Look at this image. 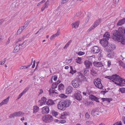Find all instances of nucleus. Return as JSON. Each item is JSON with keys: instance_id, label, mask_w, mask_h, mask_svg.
<instances>
[{"instance_id": "1", "label": "nucleus", "mask_w": 125, "mask_h": 125, "mask_svg": "<svg viewBox=\"0 0 125 125\" xmlns=\"http://www.w3.org/2000/svg\"><path fill=\"white\" fill-rule=\"evenodd\" d=\"M113 39L115 41L121 42L122 44H125V28L121 27L118 31L115 30L113 33Z\"/></svg>"}, {"instance_id": "2", "label": "nucleus", "mask_w": 125, "mask_h": 125, "mask_svg": "<svg viewBox=\"0 0 125 125\" xmlns=\"http://www.w3.org/2000/svg\"><path fill=\"white\" fill-rule=\"evenodd\" d=\"M110 37V35L109 32H106L103 35L104 38L100 40V43L104 47H107V48H108V47L109 48L110 47H109L108 45H109V44L108 40H109Z\"/></svg>"}, {"instance_id": "3", "label": "nucleus", "mask_w": 125, "mask_h": 125, "mask_svg": "<svg viewBox=\"0 0 125 125\" xmlns=\"http://www.w3.org/2000/svg\"><path fill=\"white\" fill-rule=\"evenodd\" d=\"M71 104L70 100H62L59 102L57 107L58 109L64 110L66 107H69Z\"/></svg>"}, {"instance_id": "4", "label": "nucleus", "mask_w": 125, "mask_h": 125, "mask_svg": "<svg viewBox=\"0 0 125 125\" xmlns=\"http://www.w3.org/2000/svg\"><path fill=\"white\" fill-rule=\"evenodd\" d=\"M76 78L73 80L72 82V84L74 88H77L80 85L83 80L82 79V76L77 75Z\"/></svg>"}, {"instance_id": "5", "label": "nucleus", "mask_w": 125, "mask_h": 125, "mask_svg": "<svg viewBox=\"0 0 125 125\" xmlns=\"http://www.w3.org/2000/svg\"><path fill=\"white\" fill-rule=\"evenodd\" d=\"M88 69L85 68L83 70L81 71L80 72H77L78 75L82 76V79L83 80L84 82H87V79L85 76H87L88 75L87 73L88 72Z\"/></svg>"}, {"instance_id": "6", "label": "nucleus", "mask_w": 125, "mask_h": 125, "mask_svg": "<svg viewBox=\"0 0 125 125\" xmlns=\"http://www.w3.org/2000/svg\"><path fill=\"white\" fill-rule=\"evenodd\" d=\"M101 21V19H98L96 21L94 22V24L87 30V32H89L95 28L100 24Z\"/></svg>"}, {"instance_id": "7", "label": "nucleus", "mask_w": 125, "mask_h": 125, "mask_svg": "<svg viewBox=\"0 0 125 125\" xmlns=\"http://www.w3.org/2000/svg\"><path fill=\"white\" fill-rule=\"evenodd\" d=\"M43 121L46 123L51 122L53 121L52 116L50 115H47L44 116L42 118Z\"/></svg>"}, {"instance_id": "8", "label": "nucleus", "mask_w": 125, "mask_h": 125, "mask_svg": "<svg viewBox=\"0 0 125 125\" xmlns=\"http://www.w3.org/2000/svg\"><path fill=\"white\" fill-rule=\"evenodd\" d=\"M74 96L75 98L78 101H81L82 99L81 92L80 91H78L77 92H76L74 94Z\"/></svg>"}, {"instance_id": "9", "label": "nucleus", "mask_w": 125, "mask_h": 125, "mask_svg": "<svg viewBox=\"0 0 125 125\" xmlns=\"http://www.w3.org/2000/svg\"><path fill=\"white\" fill-rule=\"evenodd\" d=\"M84 64L85 65L86 68L88 69L92 66V63L90 61L86 60L84 62Z\"/></svg>"}, {"instance_id": "10", "label": "nucleus", "mask_w": 125, "mask_h": 125, "mask_svg": "<svg viewBox=\"0 0 125 125\" xmlns=\"http://www.w3.org/2000/svg\"><path fill=\"white\" fill-rule=\"evenodd\" d=\"M112 81L114 82L115 83V82H117L119 81L121 78L119 76L116 74L112 75Z\"/></svg>"}, {"instance_id": "11", "label": "nucleus", "mask_w": 125, "mask_h": 125, "mask_svg": "<svg viewBox=\"0 0 125 125\" xmlns=\"http://www.w3.org/2000/svg\"><path fill=\"white\" fill-rule=\"evenodd\" d=\"M124 80L121 78L118 81L115 82V84L121 86H123L125 85V83L124 82Z\"/></svg>"}, {"instance_id": "12", "label": "nucleus", "mask_w": 125, "mask_h": 125, "mask_svg": "<svg viewBox=\"0 0 125 125\" xmlns=\"http://www.w3.org/2000/svg\"><path fill=\"white\" fill-rule=\"evenodd\" d=\"M89 98L92 101H94L97 102L99 103L100 102L99 100V98H98L96 96L93 94H91L89 96Z\"/></svg>"}, {"instance_id": "13", "label": "nucleus", "mask_w": 125, "mask_h": 125, "mask_svg": "<svg viewBox=\"0 0 125 125\" xmlns=\"http://www.w3.org/2000/svg\"><path fill=\"white\" fill-rule=\"evenodd\" d=\"M42 113L44 114H48L49 112V107L47 106L44 107L42 108Z\"/></svg>"}, {"instance_id": "14", "label": "nucleus", "mask_w": 125, "mask_h": 125, "mask_svg": "<svg viewBox=\"0 0 125 125\" xmlns=\"http://www.w3.org/2000/svg\"><path fill=\"white\" fill-rule=\"evenodd\" d=\"M92 50L94 53H98L100 51V48L97 46H94L92 48Z\"/></svg>"}, {"instance_id": "15", "label": "nucleus", "mask_w": 125, "mask_h": 125, "mask_svg": "<svg viewBox=\"0 0 125 125\" xmlns=\"http://www.w3.org/2000/svg\"><path fill=\"white\" fill-rule=\"evenodd\" d=\"M93 64L94 66L98 67H102L104 66L101 62H94Z\"/></svg>"}, {"instance_id": "16", "label": "nucleus", "mask_w": 125, "mask_h": 125, "mask_svg": "<svg viewBox=\"0 0 125 125\" xmlns=\"http://www.w3.org/2000/svg\"><path fill=\"white\" fill-rule=\"evenodd\" d=\"M10 98V97L8 96L6 99L3 100L0 103V105L2 106L4 104H7Z\"/></svg>"}, {"instance_id": "17", "label": "nucleus", "mask_w": 125, "mask_h": 125, "mask_svg": "<svg viewBox=\"0 0 125 125\" xmlns=\"http://www.w3.org/2000/svg\"><path fill=\"white\" fill-rule=\"evenodd\" d=\"M49 2V1L48 0L44 4L42 8L41 9V11H43L45 9L47 8H48V5Z\"/></svg>"}, {"instance_id": "18", "label": "nucleus", "mask_w": 125, "mask_h": 125, "mask_svg": "<svg viewBox=\"0 0 125 125\" xmlns=\"http://www.w3.org/2000/svg\"><path fill=\"white\" fill-rule=\"evenodd\" d=\"M46 103L48 105H51L55 104L53 101L50 99H48Z\"/></svg>"}, {"instance_id": "19", "label": "nucleus", "mask_w": 125, "mask_h": 125, "mask_svg": "<svg viewBox=\"0 0 125 125\" xmlns=\"http://www.w3.org/2000/svg\"><path fill=\"white\" fill-rule=\"evenodd\" d=\"M96 81H94V85L96 84H95V83H96V84H101V85H102V84L101 83V80L98 78H97L96 79Z\"/></svg>"}, {"instance_id": "20", "label": "nucleus", "mask_w": 125, "mask_h": 125, "mask_svg": "<svg viewBox=\"0 0 125 125\" xmlns=\"http://www.w3.org/2000/svg\"><path fill=\"white\" fill-rule=\"evenodd\" d=\"M73 90V88L71 86L69 87L66 89V92L68 94L71 93Z\"/></svg>"}, {"instance_id": "21", "label": "nucleus", "mask_w": 125, "mask_h": 125, "mask_svg": "<svg viewBox=\"0 0 125 125\" xmlns=\"http://www.w3.org/2000/svg\"><path fill=\"white\" fill-rule=\"evenodd\" d=\"M70 70L69 72V73L71 74L72 75H73L74 73L77 72V71L76 70H74L73 68V66H70Z\"/></svg>"}, {"instance_id": "22", "label": "nucleus", "mask_w": 125, "mask_h": 125, "mask_svg": "<svg viewBox=\"0 0 125 125\" xmlns=\"http://www.w3.org/2000/svg\"><path fill=\"white\" fill-rule=\"evenodd\" d=\"M16 113L17 117H20L22 116L24 114V113L22 112L19 111L17 112H16Z\"/></svg>"}, {"instance_id": "23", "label": "nucleus", "mask_w": 125, "mask_h": 125, "mask_svg": "<svg viewBox=\"0 0 125 125\" xmlns=\"http://www.w3.org/2000/svg\"><path fill=\"white\" fill-rule=\"evenodd\" d=\"M39 110V107L37 106H35L33 107V113H36Z\"/></svg>"}, {"instance_id": "24", "label": "nucleus", "mask_w": 125, "mask_h": 125, "mask_svg": "<svg viewBox=\"0 0 125 125\" xmlns=\"http://www.w3.org/2000/svg\"><path fill=\"white\" fill-rule=\"evenodd\" d=\"M19 45H17L14 48V50L13 51V52L15 53L16 52H16H17L18 51V49L19 50H20V48H19V46H21V44H19Z\"/></svg>"}, {"instance_id": "25", "label": "nucleus", "mask_w": 125, "mask_h": 125, "mask_svg": "<svg viewBox=\"0 0 125 125\" xmlns=\"http://www.w3.org/2000/svg\"><path fill=\"white\" fill-rule=\"evenodd\" d=\"M51 112L53 116H54L56 118H58V117H57V115H58L57 112H56L54 110H52V111H51Z\"/></svg>"}, {"instance_id": "26", "label": "nucleus", "mask_w": 125, "mask_h": 125, "mask_svg": "<svg viewBox=\"0 0 125 125\" xmlns=\"http://www.w3.org/2000/svg\"><path fill=\"white\" fill-rule=\"evenodd\" d=\"M118 63L120 65L125 69V64L122 61H119Z\"/></svg>"}, {"instance_id": "27", "label": "nucleus", "mask_w": 125, "mask_h": 125, "mask_svg": "<svg viewBox=\"0 0 125 125\" xmlns=\"http://www.w3.org/2000/svg\"><path fill=\"white\" fill-rule=\"evenodd\" d=\"M101 99L102 100V101L103 102L106 100L108 101L109 102H110V101L112 100V99L111 98H102Z\"/></svg>"}, {"instance_id": "28", "label": "nucleus", "mask_w": 125, "mask_h": 125, "mask_svg": "<svg viewBox=\"0 0 125 125\" xmlns=\"http://www.w3.org/2000/svg\"><path fill=\"white\" fill-rule=\"evenodd\" d=\"M49 94L50 95L52 96H54L53 94L54 93L55 91L54 90H51V89H50V90L49 91Z\"/></svg>"}, {"instance_id": "29", "label": "nucleus", "mask_w": 125, "mask_h": 125, "mask_svg": "<svg viewBox=\"0 0 125 125\" xmlns=\"http://www.w3.org/2000/svg\"><path fill=\"white\" fill-rule=\"evenodd\" d=\"M23 30V29H22V27H20L17 32V34L18 35L20 34Z\"/></svg>"}, {"instance_id": "30", "label": "nucleus", "mask_w": 125, "mask_h": 125, "mask_svg": "<svg viewBox=\"0 0 125 125\" xmlns=\"http://www.w3.org/2000/svg\"><path fill=\"white\" fill-rule=\"evenodd\" d=\"M91 73L92 75L94 76L95 74H97V73L94 69H92L91 70Z\"/></svg>"}, {"instance_id": "31", "label": "nucleus", "mask_w": 125, "mask_h": 125, "mask_svg": "<svg viewBox=\"0 0 125 125\" xmlns=\"http://www.w3.org/2000/svg\"><path fill=\"white\" fill-rule=\"evenodd\" d=\"M58 87V90H60L63 89L64 88V85L63 84H62V83L59 84V85Z\"/></svg>"}, {"instance_id": "32", "label": "nucleus", "mask_w": 125, "mask_h": 125, "mask_svg": "<svg viewBox=\"0 0 125 125\" xmlns=\"http://www.w3.org/2000/svg\"><path fill=\"white\" fill-rule=\"evenodd\" d=\"M82 59L79 57H78L77 59H76V62L77 63H78L79 64H80L82 63L81 62V60H82Z\"/></svg>"}, {"instance_id": "33", "label": "nucleus", "mask_w": 125, "mask_h": 125, "mask_svg": "<svg viewBox=\"0 0 125 125\" xmlns=\"http://www.w3.org/2000/svg\"><path fill=\"white\" fill-rule=\"evenodd\" d=\"M41 66L45 68H47L48 67V65L47 64L46 62H44L42 63Z\"/></svg>"}, {"instance_id": "34", "label": "nucleus", "mask_w": 125, "mask_h": 125, "mask_svg": "<svg viewBox=\"0 0 125 125\" xmlns=\"http://www.w3.org/2000/svg\"><path fill=\"white\" fill-rule=\"evenodd\" d=\"M29 23V22L28 21H27V22L25 23L24 25L23 26H21V27H22V29H24L27 27Z\"/></svg>"}, {"instance_id": "35", "label": "nucleus", "mask_w": 125, "mask_h": 125, "mask_svg": "<svg viewBox=\"0 0 125 125\" xmlns=\"http://www.w3.org/2000/svg\"><path fill=\"white\" fill-rule=\"evenodd\" d=\"M97 110L96 108L93 109L91 112V114L92 115H93V116H95V115H94V113H95L97 112Z\"/></svg>"}, {"instance_id": "36", "label": "nucleus", "mask_w": 125, "mask_h": 125, "mask_svg": "<svg viewBox=\"0 0 125 125\" xmlns=\"http://www.w3.org/2000/svg\"><path fill=\"white\" fill-rule=\"evenodd\" d=\"M95 85L96 87L99 89H102L103 88V86L102 85H101V84L100 85V84H97Z\"/></svg>"}, {"instance_id": "37", "label": "nucleus", "mask_w": 125, "mask_h": 125, "mask_svg": "<svg viewBox=\"0 0 125 125\" xmlns=\"http://www.w3.org/2000/svg\"><path fill=\"white\" fill-rule=\"evenodd\" d=\"M15 117H17L16 112L10 115L9 117L10 118H13Z\"/></svg>"}, {"instance_id": "38", "label": "nucleus", "mask_w": 125, "mask_h": 125, "mask_svg": "<svg viewBox=\"0 0 125 125\" xmlns=\"http://www.w3.org/2000/svg\"><path fill=\"white\" fill-rule=\"evenodd\" d=\"M57 85L56 84V83H53L52 85V89H54L57 88Z\"/></svg>"}, {"instance_id": "39", "label": "nucleus", "mask_w": 125, "mask_h": 125, "mask_svg": "<svg viewBox=\"0 0 125 125\" xmlns=\"http://www.w3.org/2000/svg\"><path fill=\"white\" fill-rule=\"evenodd\" d=\"M119 91L122 93H125V88H119Z\"/></svg>"}, {"instance_id": "40", "label": "nucleus", "mask_w": 125, "mask_h": 125, "mask_svg": "<svg viewBox=\"0 0 125 125\" xmlns=\"http://www.w3.org/2000/svg\"><path fill=\"white\" fill-rule=\"evenodd\" d=\"M76 53L77 54L79 55L82 56L85 54V52H84L80 51L78 52H76Z\"/></svg>"}, {"instance_id": "41", "label": "nucleus", "mask_w": 125, "mask_h": 125, "mask_svg": "<svg viewBox=\"0 0 125 125\" xmlns=\"http://www.w3.org/2000/svg\"><path fill=\"white\" fill-rule=\"evenodd\" d=\"M92 104L94 105V104L91 101L87 102V105L88 106H91Z\"/></svg>"}, {"instance_id": "42", "label": "nucleus", "mask_w": 125, "mask_h": 125, "mask_svg": "<svg viewBox=\"0 0 125 125\" xmlns=\"http://www.w3.org/2000/svg\"><path fill=\"white\" fill-rule=\"evenodd\" d=\"M59 96L62 98H67V96L65 95L64 94H60Z\"/></svg>"}, {"instance_id": "43", "label": "nucleus", "mask_w": 125, "mask_h": 125, "mask_svg": "<svg viewBox=\"0 0 125 125\" xmlns=\"http://www.w3.org/2000/svg\"><path fill=\"white\" fill-rule=\"evenodd\" d=\"M69 0H63L61 1V3L62 4H63L67 2Z\"/></svg>"}, {"instance_id": "44", "label": "nucleus", "mask_w": 125, "mask_h": 125, "mask_svg": "<svg viewBox=\"0 0 125 125\" xmlns=\"http://www.w3.org/2000/svg\"><path fill=\"white\" fill-rule=\"evenodd\" d=\"M105 91H101L100 93L101 94H103L104 95L107 92H108V91H106V89H105Z\"/></svg>"}, {"instance_id": "45", "label": "nucleus", "mask_w": 125, "mask_h": 125, "mask_svg": "<svg viewBox=\"0 0 125 125\" xmlns=\"http://www.w3.org/2000/svg\"><path fill=\"white\" fill-rule=\"evenodd\" d=\"M41 100L43 102L45 103L46 102L47 99L45 97H43L42 98Z\"/></svg>"}, {"instance_id": "46", "label": "nucleus", "mask_w": 125, "mask_h": 125, "mask_svg": "<svg viewBox=\"0 0 125 125\" xmlns=\"http://www.w3.org/2000/svg\"><path fill=\"white\" fill-rule=\"evenodd\" d=\"M123 24V23L121 22V21L120 20H119L118 21L117 24V25L118 26H121Z\"/></svg>"}, {"instance_id": "47", "label": "nucleus", "mask_w": 125, "mask_h": 125, "mask_svg": "<svg viewBox=\"0 0 125 125\" xmlns=\"http://www.w3.org/2000/svg\"><path fill=\"white\" fill-rule=\"evenodd\" d=\"M109 46L112 48V49L114 50L116 48V47L115 45L112 44L110 45Z\"/></svg>"}, {"instance_id": "48", "label": "nucleus", "mask_w": 125, "mask_h": 125, "mask_svg": "<svg viewBox=\"0 0 125 125\" xmlns=\"http://www.w3.org/2000/svg\"><path fill=\"white\" fill-rule=\"evenodd\" d=\"M80 23V21H77L75 23L76 27V28L78 27Z\"/></svg>"}, {"instance_id": "49", "label": "nucleus", "mask_w": 125, "mask_h": 125, "mask_svg": "<svg viewBox=\"0 0 125 125\" xmlns=\"http://www.w3.org/2000/svg\"><path fill=\"white\" fill-rule=\"evenodd\" d=\"M80 23V21H77L75 23L76 27V28L78 27Z\"/></svg>"}, {"instance_id": "50", "label": "nucleus", "mask_w": 125, "mask_h": 125, "mask_svg": "<svg viewBox=\"0 0 125 125\" xmlns=\"http://www.w3.org/2000/svg\"><path fill=\"white\" fill-rule=\"evenodd\" d=\"M122 124L121 122L120 121L119 123L118 122H116L113 125H122Z\"/></svg>"}, {"instance_id": "51", "label": "nucleus", "mask_w": 125, "mask_h": 125, "mask_svg": "<svg viewBox=\"0 0 125 125\" xmlns=\"http://www.w3.org/2000/svg\"><path fill=\"white\" fill-rule=\"evenodd\" d=\"M29 88L28 87H27L22 92L23 94H24L25 93H26L27 91L29 90Z\"/></svg>"}, {"instance_id": "52", "label": "nucleus", "mask_w": 125, "mask_h": 125, "mask_svg": "<svg viewBox=\"0 0 125 125\" xmlns=\"http://www.w3.org/2000/svg\"><path fill=\"white\" fill-rule=\"evenodd\" d=\"M69 43H67L65 46L64 47L63 49H67L68 47L69 46Z\"/></svg>"}, {"instance_id": "53", "label": "nucleus", "mask_w": 125, "mask_h": 125, "mask_svg": "<svg viewBox=\"0 0 125 125\" xmlns=\"http://www.w3.org/2000/svg\"><path fill=\"white\" fill-rule=\"evenodd\" d=\"M85 116L86 118L88 119L90 117V115L88 113V112L86 113L85 114Z\"/></svg>"}, {"instance_id": "54", "label": "nucleus", "mask_w": 125, "mask_h": 125, "mask_svg": "<svg viewBox=\"0 0 125 125\" xmlns=\"http://www.w3.org/2000/svg\"><path fill=\"white\" fill-rule=\"evenodd\" d=\"M66 122V121L65 120H61L59 121V123L62 124H64Z\"/></svg>"}, {"instance_id": "55", "label": "nucleus", "mask_w": 125, "mask_h": 125, "mask_svg": "<svg viewBox=\"0 0 125 125\" xmlns=\"http://www.w3.org/2000/svg\"><path fill=\"white\" fill-rule=\"evenodd\" d=\"M86 123L87 124L89 125L90 124H92L93 123V122L91 121H86Z\"/></svg>"}, {"instance_id": "56", "label": "nucleus", "mask_w": 125, "mask_h": 125, "mask_svg": "<svg viewBox=\"0 0 125 125\" xmlns=\"http://www.w3.org/2000/svg\"><path fill=\"white\" fill-rule=\"evenodd\" d=\"M56 36H55V34H53L50 37V39L51 40H52L53 38H54Z\"/></svg>"}, {"instance_id": "57", "label": "nucleus", "mask_w": 125, "mask_h": 125, "mask_svg": "<svg viewBox=\"0 0 125 125\" xmlns=\"http://www.w3.org/2000/svg\"><path fill=\"white\" fill-rule=\"evenodd\" d=\"M4 21V20L3 19L0 20V25H1L2 23Z\"/></svg>"}, {"instance_id": "58", "label": "nucleus", "mask_w": 125, "mask_h": 125, "mask_svg": "<svg viewBox=\"0 0 125 125\" xmlns=\"http://www.w3.org/2000/svg\"><path fill=\"white\" fill-rule=\"evenodd\" d=\"M53 80L54 81H56L57 78V76L56 75H54V76Z\"/></svg>"}, {"instance_id": "59", "label": "nucleus", "mask_w": 125, "mask_h": 125, "mask_svg": "<svg viewBox=\"0 0 125 125\" xmlns=\"http://www.w3.org/2000/svg\"><path fill=\"white\" fill-rule=\"evenodd\" d=\"M39 102L40 103V105H43L44 104H45V103L43 102H42L41 101L39 100Z\"/></svg>"}, {"instance_id": "60", "label": "nucleus", "mask_w": 125, "mask_h": 125, "mask_svg": "<svg viewBox=\"0 0 125 125\" xmlns=\"http://www.w3.org/2000/svg\"><path fill=\"white\" fill-rule=\"evenodd\" d=\"M111 64V62H110L109 61L107 62V65L108 67L110 66Z\"/></svg>"}, {"instance_id": "61", "label": "nucleus", "mask_w": 125, "mask_h": 125, "mask_svg": "<svg viewBox=\"0 0 125 125\" xmlns=\"http://www.w3.org/2000/svg\"><path fill=\"white\" fill-rule=\"evenodd\" d=\"M10 38H9L8 39V41H7V42L6 43L5 45H7V44H9V43H10Z\"/></svg>"}, {"instance_id": "62", "label": "nucleus", "mask_w": 125, "mask_h": 125, "mask_svg": "<svg viewBox=\"0 0 125 125\" xmlns=\"http://www.w3.org/2000/svg\"><path fill=\"white\" fill-rule=\"evenodd\" d=\"M61 82V81L60 80H58L57 82H55V83H56V84L57 85V86L58 84L60 83Z\"/></svg>"}, {"instance_id": "63", "label": "nucleus", "mask_w": 125, "mask_h": 125, "mask_svg": "<svg viewBox=\"0 0 125 125\" xmlns=\"http://www.w3.org/2000/svg\"><path fill=\"white\" fill-rule=\"evenodd\" d=\"M120 21L121 22L123 23L124 24L125 22V18L124 19L121 20Z\"/></svg>"}, {"instance_id": "64", "label": "nucleus", "mask_w": 125, "mask_h": 125, "mask_svg": "<svg viewBox=\"0 0 125 125\" xmlns=\"http://www.w3.org/2000/svg\"><path fill=\"white\" fill-rule=\"evenodd\" d=\"M61 116L62 118V119H64L66 118V117H65V116L64 115H61Z\"/></svg>"}]
</instances>
